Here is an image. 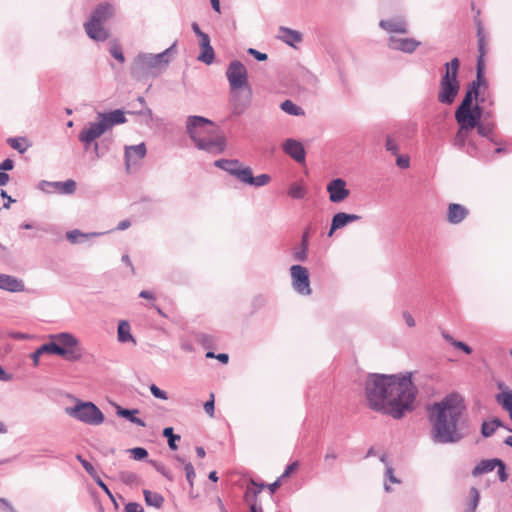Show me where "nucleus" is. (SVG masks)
Returning a JSON list of instances; mask_svg holds the SVG:
<instances>
[{
	"label": "nucleus",
	"instance_id": "f257e3e1",
	"mask_svg": "<svg viewBox=\"0 0 512 512\" xmlns=\"http://www.w3.org/2000/svg\"><path fill=\"white\" fill-rule=\"evenodd\" d=\"M417 388L411 373L405 375L370 374L365 382L368 406L394 419L414 409Z\"/></svg>",
	"mask_w": 512,
	"mask_h": 512
},
{
	"label": "nucleus",
	"instance_id": "f03ea898",
	"mask_svg": "<svg viewBox=\"0 0 512 512\" xmlns=\"http://www.w3.org/2000/svg\"><path fill=\"white\" fill-rule=\"evenodd\" d=\"M464 398L452 392L428 407L430 438L434 444H457L466 436L468 419Z\"/></svg>",
	"mask_w": 512,
	"mask_h": 512
},
{
	"label": "nucleus",
	"instance_id": "7ed1b4c3",
	"mask_svg": "<svg viewBox=\"0 0 512 512\" xmlns=\"http://www.w3.org/2000/svg\"><path fill=\"white\" fill-rule=\"evenodd\" d=\"M208 126L214 123L203 116L191 115L186 120V133L198 150L218 155L226 149V137L215 135L214 130Z\"/></svg>",
	"mask_w": 512,
	"mask_h": 512
},
{
	"label": "nucleus",
	"instance_id": "20e7f679",
	"mask_svg": "<svg viewBox=\"0 0 512 512\" xmlns=\"http://www.w3.org/2000/svg\"><path fill=\"white\" fill-rule=\"evenodd\" d=\"M226 77L230 85L232 114L242 115L252 101V88L248 82V72L239 60L230 62L226 70Z\"/></svg>",
	"mask_w": 512,
	"mask_h": 512
},
{
	"label": "nucleus",
	"instance_id": "39448f33",
	"mask_svg": "<svg viewBox=\"0 0 512 512\" xmlns=\"http://www.w3.org/2000/svg\"><path fill=\"white\" fill-rule=\"evenodd\" d=\"M50 338L52 341L41 345L31 354L34 366L39 365V358L44 353L55 354L72 362L79 361L83 357V349L78 338L73 334L61 332L50 335Z\"/></svg>",
	"mask_w": 512,
	"mask_h": 512
},
{
	"label": "nucleus",
	"instance_id": "423d86ee",
	"mask_svg": "<svg viewBox=\"0 0 512 512\" xmlns=\"http://www.w3.org/2000/svg\"><path fill=\"white\" fill-rule=\"evenodd\" d=\"M177 41L158 54H138L130 68L131 76L142 79L147 76L156 77L161 74L171 62V56L176 52Z\"/></svg>",
	"mask_w": 512,
	"mask_h": 512
},
{
	"label": "nucleus",
	"instance_id": "0eeeda50",
	"mask_svg": "<svg viewBox=\"0 0 512 512\" xmlns=\"http://www.w3.org/2000/svg\"><path fill=\"white\" fill-rule=\"evenodd\" d=\"M114 13V7L108 2L100 3L96 6L91 14V18L85 23V31L87 35L98 42H104L108 39L109 33L103 27Z\"/></svg>",
	"mask_w": 512,
	"mask_h": 512
},
{
	"label": "nucleus",
	"instance_id": "6e6552de",
	"mask_svg": "<svg viewBox=\"0 0 512 512\" xmlns=\"http://www.w3.org/2000/svg\"><path fill=\"white\" fill-rule=\"evenodd\" d=\"M65 411L70 417L88 425L97 426L104 422V414L90 401H78L74 407H67Z\"/></svg>",
	"mask_w": 512,
	"mask_h": 512
},
{
	"label": "nucleus",
	"instance_id": "1a4fd4ad",
	"mask_svg": "<svg viewBox=\"0 0 512 512\" xmlns=\"http://www.w3.org/2000/svg\"><path fill=\"white\" fill-rule=\"evenodd\" d=\"M456 122L459 128L453 138V146L472 157L486 158V153L480 148V145L469 136L474 128L470 127L462 120H456Z\"/></svg>",
	"mask_w": 512,
	"mask_h": 512
},
{
	"label": "nucleus",
	"instance_id": "9d476101",
	"mask_svg": "<svg viewBox=\"0 0 512 512\" xmlns=\"http://www.w3.org/2000/svg\"><path fill=\"white\" fill-rule=\"evenodd\" d=\"M214 166L235 177L241 183L250 186L253 180V171L249 166H244L238 159H218Z\"/></svg>",
	"mask_w": 512,
	"mask_h": 512
},
{
	"label": "nucleus",
	"instance_id": "9b49d317",
	"mask_svg": "<svg viewBox=\"0 0 512 512\" xmlns=\"http://www.w3.org/2000/svg\"><path fill=\"white\" fill-rule=\"evenodd\" d=\"M292 287L300 295L307 296L311 294L309 271L302 265H292L290 268Z\"/></svg>",
	"mask_w": 512,
	"mask_h": 512
},
{
	"label": "nucleus",
	"instance_id": "f8f14e48",
	"mask_svg": "<svg viewBox=\"0 0 512 512\" xmlns=\"http://www.w3.org/2000/svg\"><path fill=\"white\" fill-rule=\"evenodd\" d=\"M39 189L45 193H58L62 195H71L76 191L77 184L73 179L66 181H46L42 180Z\"/></svg>",
	"mask_w": 512,
	"mask_h": 512
},
{
	"label": "nucleus",
	"instance_id": "ddd939ff",
	"mask_svg": "<svg viewBox=\"0 0 512 512\" xmlns=\"http://www.w3.org/2000/svg\"><path fill=\"white\" fill-rule=\"evenodd\" d=\"M326 190L332 203H341L350 195L347 183L342 178H334L329 181Z\"/></svg>",
	"mask_w": 512,
	"mask_h": 512
},
{
	"label": "nucleus",
	"instance_id": "4468645a",
	"mask_svg": "<svg viewBox=\"0 0 512 512\" xmlns=\"http://www.w3.org/2000/svg\"><path fill=\"white\" fill-rule=\"evenodd\" d=\"M104 133L102 125L97 120L95 122H89L88 126L84 127L79 132L78 139L83 143L85 150H88L92 143Z\"/></svg>",
	"mask_w": 512,
	"mask_h": 512
},
{
	"label": "nucleus",
	"instance_id": "2eb2a0df",
	"mask_svg": "<svg viewBox=\"0 0 512 512\" xmlns=\"http://www.w3.org/2000/svg\"><path fill=\"white\" fill-rule=\"evenodd\" d=\"M487 116H489V114L484 115V103L477 102L470 109L463 112V114L455 117V120H462L475 129V126Z\"/></svg>",
	"mask_w": 512,
	"mask_h": 512
},
{
	"label": "nucleus",
	"instance_id": "dca6fc26",
	"mask_svg": "<svg viewBox=\"0 0 512 512\" xmlns=\"http://www.w3.org/2000/svg\"><path fill=\"white\" fill-rule=\"evenodd\" d=\"M460 91V84L441 81L439 83V91L437 100L444 105H452Z\"/></svg>",
	"mask_w": 512,
	"mask_h": 512
},
{
	"label": "nucleus",
	"instance_id": "f3484780",
	"mask_svg": "<svg viewBox=\"0 0 512 512\" xmlns=\"http://www.w3.org/2000/svg\"><path fill=\"white\" fill-rule=\"evenodd\" d=\"M421 45V42L414 38H397L391 36L388 40V46L392 50L412 54Z\"/></svg>",
	"mask_w": 512,
	"mask_h": 512
},
{
	"label": "nucleus",
	"instance_id": "a211bd4d",
	"mask_svg": "<svg viewBox=\"0 0 512 512\" xmlns=\"http://www.w3.org/2000/svg\"><path fill=\"white\" fill-rule=\"evenodd\" d=\"M282 149L297 163L305 162L306 152L303 144L300 141L292 138L286 139L282 144Z\"/></svg>",
	"mask_w": 512,
	"mask_h": 512
},
{
	"label": "nucleus",
	"instance_id": "6ab92c4d",
	"mask_svg": "<svg viewBox=\"0 0 512 512\" xmlns=\"http://www.w3.org/2000/svg\"><path fill=\"white\" fill-rule=\"evenodd\" d=\"M362 218V216L357 214H349L346 212H338L333 215L330 225V230L328 232V236H332L333 233L341 228H344L348 224L359 221Z\"/></svg>",
	"mask_w": 512,
	"mask_h": 512
},
{
	"label": "nucleus",
	"instance_id": "aec40b11",
	"mask_svg": "<svg viewBox=\"0 0 512 512\" xmlns=\"http://www.w3.org/2000/svg\"><path fill=\"white\" fill-rule=\"evenodd\" d=\"M147 153L145 143H140L138 145L125 146V167L126 170L130 169L131 163H137L138 160H142Z\"/></svg>",
	"mask_w": 512,
	"mask_h": 512
},
{
	"label": "nucleus",
	"instance_id": "412c9836",
	"mask_svg": "<svg viewBox=\"0 0 512 512\" xmlns=\"http://www.w3.org/2000/svg\"><path fill=\"white\" fill-rule=\"evenodd\" d=\"M475 128L481 137L486 138L495 145L501 144V140H499L494 133L495 124L492 121H488L487 117H484V119L480 121Z\"/></svg>",
	"mask_w": 512,
	"mask_h": 512
},
{
	"label": "nucleus",
	"instance_id": "4be33fe9",
	"mask_svg": "<svg viewBox=\"0 0 512 512\" xmlns=\"http://www.w3.org/2000/svg\"><path fill=\"white\" fill-rule=\"evenodd\" d=\"M0 289L8 292H23L25 290L24 282L12 275L3 274L0 282Z\"/></svg>",
	"mask_w": 512,
	"mask_h": 512
},
{
	"label": "nucleus",
	"instance_id": "5701e85b",
	"mask_svg": "<svg viewBox=\"0 0 512 512\" xmlns=\"http://www.w3.org/2000/svg\"><path fill=\"white\" fill-rule=\"evenodd\" d=\"M468 215V210L465 206L457 203H451L448 206L447 220L451 224L461 223Z\"/></svg>",
	"mask_w": 512,
	"mask_h": 512
},
{
	"label": "nucleus",
	"instance_id": "b1692460",
	"mask_svg": "<svg viewBox=\"0 0 512 512\" xmlns=\"http://www.w3.org/2000/svg\"><path fill=\"white\" fill-rule=\"evenodd\" d=\"M379 26L390 33H408L407 23L403 19L381 20Z\"/></svg>",
	"mask_w": 512,
	"mask_h": 512
},
{
	"label": "nucleus",
	"instance_id": "393cba45",
	"mask_svg": "<svg viewBox=\"0 0 512 512\" xmlns=\"http://www.w3.org/2000/svg\"><path fill=\"white\" fill-rule=\"evenodd\" d=\"M278 38L291 47L302 41V34L299 31L281 26L279 28Z\"/></svg>",
	"mask_w": 512,
	"mask_h": 512
},
{
	"label": "nucleus",
	"instance_id": "a878e982",
	"mask_svg": "<svg viewBox=\"0 0 512 512\" xmlns=\"http://www.w3.org/2000/svg\"><path fill=\"white\" fill-rule=\"evenodd\" d=\"M138 412H139L138 409H127V408H123L119 405L116 406L117 416L124 418L127 421H129L130 423H133L137 426L145 427L146 426L145 422L141 418L136 416V414Z\"/></svg>",
	"mask_w": 512,
	"mask_h": 512
},
{
	"label": "nucleus",
	"instance_id": "bb28decb",
	"mask_svg": "<svg viewBox=\"0 0 512 512\" xmlns=\"http://www.w3.org/2000/svg\"><path fill=\"white\" fill-rule=\"evenodd\" d=\"M117 338L120 343L132 342L136 344V340L131 334V327L127 320H120L117 328Z\"/></svg>",
	"mask_w": 512,
	"mask_h": 512
},
{
	"label": "nucleus",
	"instance_id": "cd10ccee",
	"mask_svg": "<svg viewBox=\"0 0 512 512\" xmlns=\"http://www.w3.org/2000/svg\"><path fill=\"white\" fill-rule=\"evenodd\" d=\"M498 464V458L481 460L472 470L473 477L492 472Z\"/></svg>",
	"mask_w": 512,
	"mask_h": 512
},
{
	"label": "nucleus",
	"instance_id": "c85d7f7f",
	"mask_svg": "<svg viewBox=\"0 0 512 512\" xmlns=\"http://www.w3.org/2000/svg\"><path fill=\"white\" fill-rule=\"evenodd\" d=\"M145 503L148 506L160 509L164 504V497L157 492H152L148 489L143 490Z\"/></svg>",
	"mask_w": 512,
	"mask_h": 512
},
{
	"label": "nucleus",
	"instance_id": "c756f323",
	"mask_svg": "<svg viewBox=\"0 0 512 512\" xmlns=\"http://www.w3.org/2000/svg\"><path fill=\"white\" fill-rule=\"evenodd\" d=\"M499 427H505L499 418H493L490 421H483L481 425V435L484 438L491 437Z\"/></svg>",
	"mask_w": 512,
	"mask_h": 512
},
{
	"label": "nucleus",
	"instance_id": "7c9ffc66",
	"mask_svg": "<svg viewBox=\"0 0 512 512\" xmlns=\"http://www.w3.org/2000/svg\"><path fill=\"white\" fill-rule=\"evenodd\" d=\"M103 233H98V232H92V233H83L81 232L80 230L78 229H74V230H71V231H68L66 233V238L71 242V243H78V242H82L84 240H87V239H90L92 237H97V236H100L102 235Z\"/></svg>",
	"mask_w": 512,
	"mask_h": 512
},
{
	"label": "nucleus",
	"instance_id": "2f4dec72",
	"mask_svg": "<svg viewBox=\"0 0 512 512\" xmlns=\"http://www.w3.org/2000/svg\"><path fill=\"white\" fill-rule=\"evenodd\" d=\"M7 143L20 154L25 153L31 146L26 137H10L7 139Z\"/></svg>",
	"mask_w": 512,
	"mask_h": 512
},
{
	"label": "nucleus",
	"instance_id": "473e14b6",
	"mask_svg": "<svg viewBox=\"0 0 512 512\" xmlns=\"http://www.w3.org/2000/svg\"><path fill=\"white\" fill-rule=\"evenodd\" d=\"M472 81L481 89H488V81L485 78V64L481 60L476 63V77Z\"/></svg>",
	"mask_w": 512,
	"mask_h": 512
},
{
	"label": "nucleus",
	"instance_id": "72a5a7b5",
	"mask_svg": "<svg viewBox=\"0 0 512 512\" xmlns=\"http://www.w3.org/2000/svg\"><path fill=\"white\" fill-rule=\"evenodd\" d=\"M480 502V493L476 487H471L469 490V500L467 508L464 512H475Z\"/></svg>",
	"mask_w": 512,
	"mask_h": 512
},
{
	"label": "nucleus",
	"instance_id": "f704fd0d",
	"mask_svg": "<svg viewBox=\"0 0 512 512\" xmlns=\"http://www.w3.org/2000/svg\"><path fill=\"white\" fill-rule=\"evenodd\" d=\"M385 150L390 152L392 155H398L400 147H399V138L394 134H387L385 136Z\"/></svg>",
	"mask_w": 512,
	"mask_h": 512
},
{
	"label": "nucleus",
	"instance_id": "c9c22d12",
	"mask_svg": "<svg viewBox=\"0 0 512 512\" xmlns=\"http://www.w3.org/2000/svg\"><path fill=\"white\" fill-rule=\"evenodd\" d=\"M200 49H201V53L199 54L197 59L199 61L205 63L206 65L212 64L215 59V53H214V49L211 46V44L201 46Z\"/></svg>",
	"mask_w": 512,
	"mask_h": 512
},
{
	"label": "nucleus",
	"instance_id": "e433bc0d",
	"mask_svg": "<svg viewBox=\"0 0 512 512\" xmlns=\"http://www.w3.org/2000/svg\"><path fill=\"white\" fill-rule=\"evenodd\" d=\"M474 100L477 102V97L465 92V95H464L461 103L455 110L454 116L457 117L460 114H463V112H465L466 110L470 109L472 106H474V104H473Z\"/></svg>",
	"mask_w": 512,
	"mask_h": 512
},
{
	"label": "nucleus",
	"instance_id": "4c0bfd02",
	"mask_svg": "<svg viewBox=\"0 0 512 512\" xmlns=\"http://www.w3.org/2000/svg\"><path fill=\"white\" fill-rule=\"evenodd\" d=\"M496 402L504 409H512V390L503 391L495 396Z\"/></svg>",
	"mask_w": 512,
	"mask_h": 512
},
{
	"label": "nucleus",
	"instance_id": "58836bf2",
	"mask_svg": "<svg viewBox=\"0 0 512 512\" xmlns=\"http://www.w3.org/2000/svg\"><path fill=\"white\" fill-rule=\"evenodd\" d=\"M280 108L287 114L293 115V116H300L304 115L303 109L293 103L291 100H285L281 103Z\"/></svg>",
	"mask_w": 512,
	"mask_h": 512
},
{
	"label": "nucleus",
	"instance_id": "ea45409f",
	"mask_svg": "<svg viewBox=\"0 0 512 512\" xmlns=\"http://www.w3.org/2000/svg\"><path fill=\"white\" fill-rule=\"evenodd\" d=\"M287 193L289 197H291L292 199L298 200L303 199L305 197L306 190L301 184L294 182L290 185Z\"/></svg>",
	"mask_w": 512,
	"mask_h": 512
},
{
	"label": "nucleus",
	"instance_id": "a19ab883",
	"mask_svg": "<svg viewBox=\"0 0 512 512\" xmlns=\"http://www.w3.org/2000/svg\"><path fill=\"white\" fill-rule=\"evenodd\" d=\"M163 436L168 440V446L171 450H177V441L180 440V436L174 434L173 427H166L163 429Z\"/></svg>",
	"mask_w": 512,
	"mask_h": 512
},
{
	"label": "nucleus",
	"instance_id": "79ce46f5",
	"mask_svg": "<svg viewBox=\"0 0 512 512\" xmlns=\"http://www.w3.org/2000/svg\"><path fill=\"white\" fill-rule=\"evenodd\" d=\"M97 120L102 125L104 132L110 130L112 127L117 125L116 122H114V120L112 119V117L108 114V112L98 113Z\"/></svg>",
	"mask_w": 512,
	"mask_h": 512
},
{
	"label": "nucleus",
	"instance_id": "37998d69",
	"mask_svg": "<svg viewBox=\"0 0 512 512\" xmlns=\"http://www.w3.org/2000/svg\"><path fill=\"white\" fill-rule=\"evenodd\" d=\"M260 494V489H254L251 487H247L244 494V501L249 504V508L251 505H258V495Z\"/></svg>",
	"mask_w": 512,
	"mask_h": 512
},
{
	"label": "nucleus",
	"instance_id": "c03bdc74",
	"mask_svg": "<svg viewBox=\"0 0 512 512\" xmlns=\"http://www.w3.org/2000/svg\"><path fill=\"white\" fill-rule=\"evenodd\" d=\"M149 463L155 468L157 472L163 475L166 479L172 481L173 477L169 469L161 462L156 460H149Z\"/></svg>",
	"mask_w": 512,
	"mask_h": 512
},
{
	"label": "nucleus",
	"instance_id": "a18cd8bd",
	"mask_svg": "<svg viewBox=\"0 0 512 512\" xmlns=\"http://www.w3.org/2000/svg\"><path fill=\"white\" fill-rule=\"evenodd\" d=\"M466 93L477 97V102L484 103V91L482 92L481 88L478 87L473 81L468 84Z\"/></svg>",
	"mask_w": 512,
	"mask_h": 512
},
{
	"label": "nucleus",
	"instance_id": "49530a36",
	"mask_svg": "<svg viewBox=\"0 0 512 512\" xmlns=\"http://www.w3.org/2000/svg\"><path fill=\"white\" fill-rule=\"evenodd\" d=\"M271 181V177L268 174H260L258 176L253 175V180L250 183V186L253 187H262L267 185Z\"/></svg>",
	"mask_w": 512,
	"mask_h": 512
},
{
	"label": "nucleus",
	"instance_id": "de8ad7c7",
	"mask_svg": "<svg viewBox=\"0 0 512 512\" xmlns=\"http://www.w3.org/2000/svg\"><path fill=\"white\" fill-rule=\"evenodd\" d=\"M76 459L81 463L85 471L94 479L98 476V473L94 466L88 462L86 459H84L81 455H77Z\"/></svg>",
	"mask_w": 512,
	"mask_h": 512
},
{
	"label": "nucleus",
	"instance_id": "09e8293b",
	"mask_svg": "<svg viewBox=\"0 0 512 512\" xmlns=\"http://www.w3.org/2000/svg\"><path fill=\"white\" fill-rule=\"evenodd\" d=\"M109 52L119 62L123 63L125 61L122 48L117 42L111 44Z\"/></svg>",
	"mask_w": 512,
	"mask_h": 512
},
{
	"label": "nucleus",
	"instance_id": "8fccbe9b",
	"mask_svg": "<svg viewBox=\"0 0 512 512\" xmlns=\"http://www.w3.org/2000/svg\"><path fill=\"white\" fill-rule=\"evenodd\" d=\"M308 249L304 246H299L293 250V258L298 262H305L308 257Z\"/></svg>",
	"mask_w": 512,
	"mask_h": 512
},
{
	"label": "nucleus",
	"instance_id": "3c124183",
	"mask_svg": "<svg viewBox=\"0 0 512 512\" xmlns=\"http://www.w3.org/2000/svg\"><path fill=\"white\" fill-rule=\"evenodd\" d=\"M458 73L459 71L456 70H446L445 73L441 76V81L460 84V81L458 80Z\"/></svg>",
	"mask_w": 512,
	"mask_h": 512
},
{
	"label": "nucleus",
	"instance_id": "603ef678",
	"mask_svg": "<svg viewBox=\"0 0 512 512\" xmlns=\"http://www.w3.org/2000/svg\"><path fill=\"white\" fill-rule=\"evenodd\" d=\"M475 24H476V28H477V31H476V36H477V42H478V45H486V36H485V33H484V28H483V25H482V22L480 19L478 18H475Z\"/></svg>",
	"mask_w": 512,
	"mask_h": 512
},
{
	"label": "nucleus",
	"instance_id": "864d4df0",
	"mask_svg": "<svg viewBox=\"0 0 512 512\" xmlns=\"http://www.w3.org/2000/svg\"><path fill=\"white\" fill-rule=\"evenodd\" d=\"M184 470H185V474H186V479L190 485V488L192 489L194 486V479L196 477V473H195L192 463H190V462L186 463L184 466Z\"/></svg>",
	"mask_w": 512,
	"mask_h": 512
},
{
	"label": "nucleus",
	"instance_id": "5fc2aeb1",
	"mask_svg": "<svg viewBox=\"0 0 512 512\" xmlns=\"http://www.w3.org/2000/svg\"><path fill=\"white\" fill-rule=\"evenodd\" d=\"M108 114L112 117L114 122H116L117 125L124 124L127 122L125 113L121 109H115L113 111L108 112Z\"/></svg>",
	"mask_w": 512,
	"mask_h": 512
},
{
	"label": "nucleus",
	"instance_id": "6e6d98bb",
	"mask_svg": "<svg viewBox=\"0 0 512 512\" xmlns=\"http://www.w3.org/2000/svg\"><path fill=\"white\" fill-rule=\"evenodd\" d=\"M131 456L135 460H143L148 456V452L143 447H135L129 450Z\"/></svg>",
	"mask_w": 512,
	"mask_h": 512
},
{
	"label": "nucleus",
	"instance_id": "4d7b16f0",
	"mask_svg": "<svg viewBox=\"0 0 512 512\" xmlns=\"http://www.w3.org/2000/svg\"><path fill=\"white\" fill-rule=\"evenodd\" d=\"M94 481L107 494V496L110 498V500L114 503L115 507H117L118 505H117L114 495L112 494V492L110 491L108 486L102 481V479L99 477V475L96 478H94Z\"/></svg>",
	"mask_w": 512,
	"mask_h": 512
},
{
	"label": "nucleus",
	"instance_id": "13d9d810",
	"mask_svg": "<svg viewBox=\"0 0 512 512\" xmlns=\"http://www.w3.org/2000/svg\"><path fill=\"white\" fill-rule=\"evenodd\" d=\"M496 467L498 468L497 474H498L499 480L501 482H506L509 477V474L506 471V464L501 459H498V464Z\"/></svg>",
	"mask_w": 512,
	"mask_h": 512
},
{
	"label": "nucleus",
	"instance_id": "bf43d9fd",
	"mask_svg": "<svg viewBox=\"0 0 512 512\" xmlns=\"http://www.w3.org/2000/svg\"><path fill=\"white\" fill-rule=\"evenodd\" d=\"M149 389H150L151 394L155 398L161 399V400H167L168 399L167 393L165 391L161 390L156 384H151Z\"/></svg>",
	"mask_w": 512,
	"mask_h": 512
},
{
	"label": "nucleus",
	"instance_id": "052dcab7",
	"mask_svg": "<svg viewBox=\"0 0 512 512\" xmlns=\"http://www.w3.org/2000/svg\"><path fill=\"white\" fill-rule=\"evenodd\" d=\"M137 100L143 106V109L138 111L137 114L146 116V117H148L151 120L152 116H153V113H152V110L146 106V101H145L144 97L139 96L137 98Z\"/></svg>",
	"mask_w": 512,
	"mask_h": 512
},
{
	"label": "nucleus",
	"instance_id": "680f3d73",
	"mask_svg": "<svg viewBox=\"0 0 512 512\" xmlns=\"http://www.w3.org/2000/svg\"><path fill=\"white\" fill-rule=\"evenodd\" d=\"M396 165L401 169H407L410 166V158L408 155H395Z\"/></svg>",
	"mask_w": 512,
	"mask_h": 512
},
{
	"label": "nucleus",
	"instance_id": "e2e57ef3",
	"mask_svg": "<svg viewBox=\"0 0 512 512\" xmlns=\"http://www.w3.org/2000/svg\"><path fill=\"white\" fill-rule=\"evenodd\" d=\"M214 408H215V403H214V394L212 393L210 395V399L207 400L205 403H204V410L205 412L209 415V416H213L214 415Z\"/></svg>",
	"mask_w": 512,
	"mask_h": 512
},
{
	"label": "nucleus",
	"instance_id": "0e129e2a",
	"mask_svg": "<svg viewBox=\"0 0 512 512\" xmlns=\"http://www.w3.org/2000/svg\"><path fill=\"white\" fill-rule=\"evenodd\" d=\"M124 512H144V508L137 502H129L125 505Z\"/></svg>",
	"mask_w": 512,
	"mask_h": 512
},
{
	"label": "nucleus",
	"instance_id": "69168bd1",
	"mask_svg": "<svg viewBox=\"0 0 512 512\" xmlns=\"http://www.w3.org/2000/svg\"><path fill=\"white\" fill-rule=\"evenodd\" d=\"M247 53L253 56L257 61H265L268 58V55L266 53H262L254 48H249L247 50Z\"/></svg>",
	"mask_w": 512,
	"mask_h": 512
},
{
	"label": "nucleus",
	"instance_id": "338daca9",
	"mask_svg": "<svg viewBox=\"0 0 512 512\" xmlns=\"http://www.w3.org/2000/svg\"><path fill=\"white\" fill-rule=\"evenodd\" d=\"M452 346H454L457 349L462 350L465 354L472 353V348L463 341H459V340L454 341V342H452Z\"/></svg>",
	"mask_w": 512,
	"mask_h": 512
},
{
	"label": "nucleus",
	"instance_id": "774afa93",
	"mask_svg": "<svg viewBox=\"0 0 512 512\" xmlns=\"http://www.w3.org/2000/svg\"><path fill=\"white\" fill-rule=\"evenodd\" d=\"M444 67H445L446 70H456V71H459L460 60L457 57H455L451 61L446 62L444 64Z\"/></svg>",
	"mask_w": 512,
	"mask_h": 512
}]
</instances>
